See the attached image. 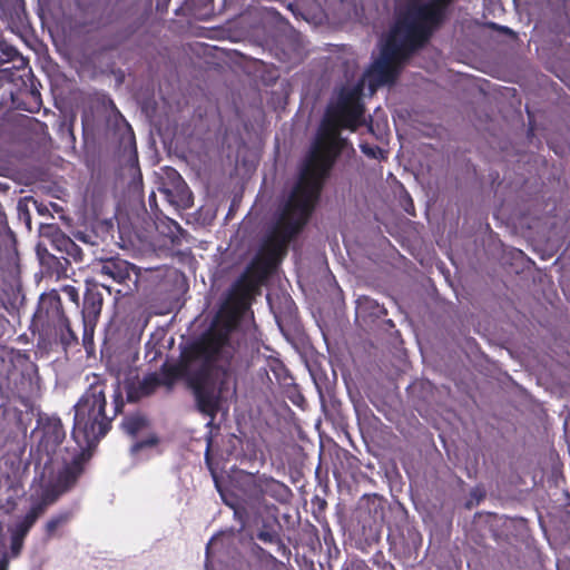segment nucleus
Segmentation results:
<instances>
[{"instance_id":"nucleus-1","label":"nucleus","mask_w":570,"mask_h":570,"mask_svg":"<svg viewBox=\"0 0 570 570\" xmlns=\"http://www.w3.org/2000/svg\"><path fill=\"white\" fill-rule=\"evenodd\" d=\"M205 464L222 502L233 510L238 527L216 532L206 544L205 570H262L277 559L258 542L275 546L282 557L291 553L284 542V528L276 502L288 503L293 492L284 482L259 471L233 465L218 470L207 452Z\"/></svg>"},{"instance_id":"nucleus-2","label":"nucleus","mask_w":570,"mask_h":570,"mask_svg":"<svg viewBox=\"0 0 570 570\" xmlns=\"http://www.w3.org/2000/svg\"><path fill=\"white\" fill-rule=\"evenodd\" d=\"M363 91L364 81L343 87L336 102L326 109L299 178L258 249H288L287 245L307 223L324 179L345 147L341 128L355 129L362 121Z\"/></svg>"},{"instance_id":"nucleus-3","label":"nucleus","mask_w":570,"mask_h":570,"mask_svg":"<svg viewBox=\"0 0 570 570\" xmlns=\"http://www.w3.org/2000/svg\"><path fill=\"white\" fill-rule=\"evenodd\" d=\"M24 411L18 410L14 413L17 429L27 434L33 419L36 426L31 430L30 436L39 432V439L29 450L27 460H10L6 462L7 470L0 480L1 487L9 493L7 502L16 505V500L27 494L24 483L30 474V466H33L32 484L37 491L51 501L68 493V488L77 476V459L79 452L68 450L59 451V445L66 439V431L61 419L56 415L43 413L30 400L23 401Z\"/></svg>"},{"instance_id":"nucleus-4","label":"nucleus","mask_w":570,"mask_h":570,"mask_svg":"<svg viewBox=\"0 0 570 570\" xmlns=\"http://www.w3.org/2000/svg\"><path fill=\"white\" fill-rule=\"evenodd\" d=\"M384 304L367 295L355 301V324L371 336L367 350L366 394L379 413L392 423V318Z\"/></svg>"},{"instance_id":"nucleus-5","label":"nucleus","mask_w":570,"mask_h":570,"mask_svg":"<svg viewBox=\"0 0 570 570\" xmlns=\"http://www.w3.org/2000/svg\"><path fill=\"white\" fill-rule=\"evenodd\" d=\"M392 511V503L379 493H365L355 508L347 514L340 502L335 507L334 518L340 531L360 550L379 543L383 529H386L387 551L392 552V522L386 515Z\"/></svg>"},{"instance_id":"nucleus-6","label":"nucleus","mask_w":570,"mask_h":570,"mask_svg":"<svg viewBox=\"0 0 570 570\" xmlns=\"http://www.w3.org/2000/svg\"><path fill=\"white\" fill-rule=\"evenodd\" d=\"M107 400L104 391L89 389L72 406L73 425L71 429V439L76 446H61L59 451L79 452L77 459V476L75 482L68 488L71 491L78 483L83 473L85 454L94 451L99 442L107 435L111 429V420L106 414Z\"/></svg>"},{"instance_id":"nucleus-7","label":"nucleus","mask_w":570,"mask_h":570,"mask_svg":"<svg viewBox=\"0 0 570 570\" xmlns=\"http://www.w3.org/2000/svg\"><path fill=\"white\" fill-rule=\"evenodd\" d=\"M445 16L446 11L435 0L413 2L407 7L403 18L404 40L399 43L394 38V83L400 75L402 61L430 41L434 31L443 23Z\"/></svg>"},{"instance_id":"nucleus-8","label":"nucleus","mask_w":570,"mask_h":570,"mask_svg":"<svg viewBox=\"0 0 570 570\" xmlns=\"http://www.w3.org/2000/svg\"><path fill=\"white\" fill-rule=\"evenodd\" d=\"M146 269L154 274V281L147 294L150 313L167 315L180 311L186 304L189 292V277L181 267L165 264Z\"/></svg>"},{"instance_id":"nucleus-9","label":"nucleus","mask_w":570,"mask_h":570,"mask_svg":"<svg viewBox=\"0 0 570 570\" xmlns=\"http://www.w3.org/2000/svg\"><path fill=\"white\" fill-rule=\"evenodd\" d=\"M345 269L375 287H385L389 297L392 284V252H333Z\"/></svg>"},{"instance_id":"nucleus-10","label":"nucleus","mask_w":570,"mask_h":570,"mask_svg":"<svg viewBox=\"0 0 570 570\" xmlns=\"http://www.w3.org/2000/svg\"><path fill=\"white\" fill-rule=\"evenodd\" d=\"M186 389L193 399V411L208 417L205 426L212 430L218 413L228 414L230 404L237 401V394L227 390L207 387L199 380H189ZM210 436L208 431L206 439Z\"/></svg>"},{"instance_id":"nucleus-11","label":"nucleus","mask_w":570,"mask_h":570,"mask_svg":"<svg viewBox=\"0 0 570 570\" xmlns=\"http://www.w3.org/2000/svg\"><path fill=\"white\" fill-rule=\"evenodd\" d=\"M142 330H127L122 335L121 328L110 320L104 327V338L100 346L101 357L110 362H125L127 366L136 363L139 358V344Z\"/></svg>"},{"instance_id":"nucleus-12","label":"nucleus","mask_w":570,"mask_h":570,"mask_svg":"<svg viewBox=\"0 0 570 570\" xmlns=\"http://www.w3.org/2000/svg\"><path fill=\"white\" fill-rule=\"evenodd\" d=\"M238 353L237 345L227 336L220 338L213 347V373L200 381L207 387L230 390L237 394V375L235 361Z\"/></svg>"},{"instance_id":"nucleus-13","label":"nucleus","mask_w":570,"mask_h":570,"mask_svg":"<svg viewBox=\"0 0 570 570\" xmlns=\"http://www.w3.org/2000/svg\"><path fill=\"white\" fill-rule=\"evenodd\" d=\"M265 252H215L213 279L222 282L245 281L253 276L254 266L261 261ZM281 254L282 252H269ZM285 254L287 252H284Z\"/></svg>"},{"instance_id":"nucleus-14","label":"nucleus","mask_w":570,"mask_h":570,"mask_svg":"<svg viewBox=\"0 0 570 570\" xmlns=\"http://www.w3.org/2000/svg\"><path fill=\"white\" fill-rule=\"evenodd\" d=\"M266 301L282 335L287 341L299 337L303 333V325L297 305L292 296L286 291L278 289L268 292Z\"/></svg>"},{"instance_id":"nucleus-15","label":"nucleus","mask_w":570,"mask_h":570,"mask_svg":"<svg viewBox=\"0 0 570 570\" xmlns=\"http://www.w3.org/2000/svg\"><path fill=\"white\" fill-rule=\"evenodd\" d=\"M360 81H364L370 94L383 85L392 83V27L390 26L381 38V50L379 58L374 59Z\"/></svg>"},{"instance_id":"nucleus-16","label":"nucleus","mask_w":570,"mask_h":570,"mask_svg":"<svg viewBox=\"0 0 570 570\" xmlns=\"http://www.w3.org/2000/svg\"><path fill=\"white\" fill-rule=\"evenodd\" d=\"M66 315L60 293L57 288L43 292L38 298L32 313L30 330L35 332H48V327L62 320Z\"/></svg>"},{"instance_id":"nucleus-17","label":"nucleus","mask_w":570,"mask_h":570,"mask_svg":"<svg viewBox=\"0 0 570 570\" xmlns=\"http://www.w3.org/2000/svg\"><path fill=\"white\" fill-rule=\"evenodd\" d=\"M30 489L35 490L31 495L28 508L20 514L16 515L8 524V533L14 534L20 538H27L30 530L33 528L38 519L45 513L47 505L57 502L60 498L55 501L45 498L42 493L37 491V485L30 483Z\"/></svg>"},{"instance_id":"nucleus-18","label":"nucleus","mask_w":570,"mask_h":570,"mask_svg":"<svg viewBox=\"0 0 570 570\" xmlns=\"http://www.w3.org/2000/svg\"><path fill=\"white\" fill-rule=\"evenodd\" d=\"M40 267V275L46 278H55L59 282L68 278L71 268V257L76 263L82 262L83 252H63L67 256H57L52 252H35Z\"/></svg>"},{"instance_id":"nucleus-19","label":"nucleus","mask_w":570,"mask_h":570,"mask_svg":"<svg viewBox=\"0 0 570 570\" xmlns=\"http://www.w3.org/2000/svg\"><path fill=\"white\" fill-rule=\"evenodd\" d=\"M115 253L117 254L116 256L99 258L100 266L98 272L102 275H107L118 284L126 285L129 292H131L132 288L129 286L128 282H131V275L134 274L135 279L132 281V283L135 288L137 289V283L141 267L126 259H121L119 257V253Z\"/></svg>"},{"instance_id":"nucleus-20","label":"nucleus","mask_w":570,"mask_h":570,"mask_svg":"<svg viewBox=\"0 0 570 570\" xmlns=\"http://www.w3.org/2000/svg\"><path fill=\"white\" fill-rule=\"evenodd\" d=\"M169 184H164L160 191L167 202L177 209H188L194 204L193 193L188 185L175 169L168 174Z\"/></svg>"},{"instance_id":"nucleus-21","label":"nucleus","mask_w":570,"mask_h":570,"mask_svg":"<svg viewBox=\"0 0 570 570\" xmlns=\"http://www.w3.org/2000/svg\"><path fill=\"white\" fill-rule=\"evenodd\" d=\"M104 306V294L100 291V283L94 277L85 279V291L81 304V321L99 322Z\"/></svg>"},{"instance_id":"nucleus-22","label":"nucleus","mask_w":570,"mask_h":570,"mask_svg":"<svg viewBox=\"0 0 570 570\" xmlns=\"http://www.w3.org/2000/svg\"><path fill=\"white\" fill-rule=\"evenodd\" d=\"M115 224L111 219L97 220L91 229L85 232H77L75 237L85 244L91 246H108L115 237Z\"/></svg>"},{"instance_id":"nucleus-23","label":"nucleus","mask_w":570,"mask_h":570,"mask_svg":"<svg viewBox=\"0 0 570 570\" xmlns=\"http://www.w3.org/2000/svg\"><path fill=\"white\" fill-rule=\"evenodd\" d=\"M157 230L161 236L169 239L173 246H181L184 243L191 245V236L181 228V226L174 219L166 218L160 220L157 225Z\"/></svg>"},{"instance_id":"nucleus-24","label":"nucleus","mask_w":570,"mask_h":570,"mask_svg":"<svg viewBox=\"0 0 570 570\" xmlns=\"http://www.w3.org/2000/svg\"><path fill=\"white\" fill-rule=\"evenodd\" d=\"M20 392L30 397L40 391L41 377L35 362H28L20 372Z\"/></svg>"},{"instance_id":"nucleus-25","label":"nucleus","mask_w":570,"mask_h":570,"mask_svg":"<svg viewBox=\"0 0 570 570\" xmlns=\"http://www.w3.org/2000/svg\"><path fill=\"white\" fill-rule=\"evenodd\" d=\"M316 253L318 254V259L325 264V271H324V276L321 281V287L328 294V296L332 298L333 303L336 306H340L341 304L344 303V294H343L342 288L338 285V282L336 281V277L328 268L327 259L325 256L326 252H316Z\"/></svg>"},{"instance_id":"nucleus-26","label":"nucleus","mask_w":570,"mask_h":570,"mask_svg":"<svg viewBox=\"0 0 570 570\" xmlns=\"http://www.w3.org/2000/svg\"><path fill=\"white\" fill-rule=\"evenodd\" d=\"M307 370L318 397L321 402H323L325 394L331 396L333 392V386L328 379L327 372L318 362L308 364Z\"/></svg>"},{"instance_id":"nucleus-27","label":"nucleus","mask_w":570,"mask_h":570,"mask_svg":"<svg viewBox=\"0 0 570 570\" xmlns=\"http://www.w3.org/2000/svg\"><path fill=\"white\" fill-rule=\"evenodd\" d=\"M149 425V419L140 410L125 414L120 422V429L132 439H135L140 431L148 429Z\"/></svg>"},{"instance_id":"nucleus-28","label":"nucleus","mask_w":570,"mask_h":570,"mask_svg":"<svg viewBox=\"0 0 570 570\" xmlns=\"http://www.w3.org/2000/svg\"><path fill=\"white\" fill-rule=\"evenodd\" d=\"M48 332H53L56 340L59 341L63 348L78 344V336L71 328L68 316L48 327Z\"/></svg>"},{"instance_id":"nucleus-29","label":"nucleus","mask_w":570,"mask_h":570,"mask_svg":"<svg viewBox=\"0 0 570 570\" xmlns=\"http://www.w3.org/2000/svg\"><path fill=\"white\" fill-rule=\"evenodd\" d=\"M20 252H0V271L14 282L21 276Z\"/></svg>"},{"instance_id":"nucleus-30","label":"nucleus","mask_w":570,"mask_h":570,"mask_svg":"<svg viewBox=\"0 0 570 570\" xmlns=\"http://www.w3.org/2000/svg\"><path fill=\"white\" fill-rule=\"evenodd\" d=\"M72 518L70 510H62L52 514L45 524V534L48 539L56 535L58 530L67 524Z\"/></svg>"},{"instance_id":"nucleus-31","label":"nucleus","mask_w":570,"mask_h":570,"mask_svg":"<svg viewBox=\"0 0 570 570\" xmlns=\"http://www.w3.org/2000/svg\"><path fill=\"white\" fill-rule=\"evenodd\" d=\"M132 400V391L130 386H126V396L122 391V389L119 385V382L116 381L114 384V393H112V407H114V415H119L124 411V406L126 401Z\"/></svg>"},{"instance_id":"nucleus-32","label":"nucleus","mask_w":570,"mask_h":570,"mask_svg":"<svg viewBox=\"0 0 570 570\" xmlns=\"http://www.w3.org/2000/svg\"><path fill=\"white\" fill-rule=\"evenodd\" d=\"M17 239L9 228L6 214L0 212V249H16Z\"/></svg>"},{"instance_id":"nucleus-33","label":"nucleus","mask_w":570,"mask_h":570,"mask_svg":"<svg viewBox=\"0 0 570 570\" xmlns=\"http://www.w3.org/2000/svg\"><path fill=\"white\" fill-rule=\"evenodd\" d=\"M170 254L173 261H176L181 267L188 269L189 273H196L198 262L195 258L194 252H164Z\"/></svg>"},{"instance_id":"nucleus-34","label":"nucleus","mask_w":570,"mask_h":570,"mask_svg":"<svg viewBox=\"0 0 570 570\" xmlns=\"http://www.w3.org/2000/svg\"><path fill=\"white\" fill-rule=\"evenodd\" d=\"M97 324L98 322L96 321H82V345L88 355L95 351V330Z\"/></svg>"},{"instance_id":"nucleus-35","label":"nucleus","mask_w":570,"mask_h":570,"mask_svg":"<svg viewBox=\"0 0 570 570\" xmlns=\"http://www.w3.org/2000/svg\"><path fill=\"white\" fill-rule=\"evenodd\" d=\"M120 24L122 23V13L117 11L115 8H106L96 24V28H105L109 24Z\"/></svg>"},{"instance_id":"nucleus-36","label":"nucleus","mask_w":570,"mask_h":570,"mask_svg":"<svg viewBox=\"0 0 570 570\" xmlns=\"http://www.w3.org/2000/svg\"><path fill=\"white\" fill-rule=\"evenodd\" d=\"M159 439L156 434L151 433L142 439H136L130 446V454L137 455L146 449L154 448L158 444Z\"/></svg>"},{"instance_id":"nucleus-37","label":"nucleus","mask_w":570,"mask_h":570,"mask_svg":"<svg viewBox=\"0 0 570 570\" xmlns=\"http://www.w3.org/2000/svg\"><path fill=\"white\" fill-rule=\"evenodd\" d=\"M16 59H19L21 65H23V59L19 51L2 38L0 46V65L14 61Z\"/></svg>"},{"instance_id":"nucleus-38","label":"nucleus","mask_w":570,"mask_h":570,"mask_svg":"<svg viewBox=\"0 0 570 570\" xmlns=\"http://www.w3.org/2000/svg\"><path fill=\"white\" fill-rule=\"evenodd\" d=\"M394 187L400 189V203L406 214L415 216V207L412 198L404 189L403 185L394 177Z\"/></svg>"},{"instance_id":"nucleus-39","label":"nucleus","mask_w":570,"mask_h":570,"mask_svg":"<svg viewBox=\"0 0 570 570\" xmlns=\"http://www.w3.org/2000/svg\"><path fill=\"white\" fill-rule=\"evenodd\" d=\"M24 538L17 537L14 534H9V547L8 551L4 552L8 554L9 560L11 558H17L20 556L23 548Z\"/></svg>"},{"instance_id":"nucleus-40","label":"nucleus","mask_w":570,"mask_h":570,"mask_svg":"<svg viewBox=\"0 0 570 570\" xmlns=\"http://www.w3.org/2000/svg\"><path fill=\"white\" fill-rule=\"evenodd\" d=\"M341 570H371L367 563L356 557H347L346 560L341 564Z\"/></svg>"},{"instance_id":"nucleus-41","label":"nucleus","mask_w":570,"mask_h":570,"mask_svg":"<svg viewBox=\"0 0 570 570\" xmlns=\"http://www.w3.org/2000/svg\"><path fill=\"white\" fill-rule=\"evenodd\" d=\"M248 453L242 452L238 454L237 459L239 460L240 464L243 465H249L250 468L254 466V463L257 461V451L255 449L254 443L247 444Z\"/></svg>"},{"instance_id":"nucleus-42","label":"nucleus","mask_w":570,"mask_h":570,"mask_svg":"<svg viewBox=\"0 0 570 570\" xmlns=\"http://www.w3.org/2000/svg\"><path fill=\"white\" fill-rule=\"evenodd\" d=\"M59 293L62 292L70 302L75 303L77 307H80V293L79 288L73 285L65 284L58 289Z\"/></svg>"},{"instance_id":"nucleus-43","label":"nucleus","mask_w":570,"mask_h":570,"mask_svg":"<svg viewBox=\"0 0 570 570\" xmlns=\"http://www.w3.org/2000/svg\"><path fill=\"white\" fill-rule=\"evenodd\" d=\"M373 566L377 568V570H392V563L385 560V557L382 551L377 550L371 558Z\"/></svg>"},{"instance_id":"nucleus-44","label":"nucleus","mask_w":570,"mask_h":570,"mask_svg":"<svg viewBox=\"0 0 570 570\" xmlns=\"http://www.w3.org/2000/svg\"><path fill=\"white\" fill-rule=\"evenodd\" d=\"M12 11L13 12L11 13V16L14 13L17 21L22 24L23 20L27 17V12H26L23 0H16V3L13 4Z\"/></svg>"},{"instance_id":"nucleus-45","label":"nucleus","mask_w":570,"mask_h":570,"mask_svg":"<svg viewBox=\"0 0 570 570\" xmlns=\"http://www.w3.org/2000/svg\"><path fill=\"white\" fill-rule=\"evenodd\" d=\"M336 554H340V551L336 550ZM338 563V556L335 558L332 557L331 550H328L327 560L326 562H318L320 570H334V568Z\"/></svg>"},{"instance_id":"nucleus-46","label":"nucleus","mask_w":570,"mask_h":570,"mask_svg":"<svg viewBox=\"0 0 570 570\" xmlns=\"http://www.w3.org/2000/svg\"><path fill=\"white\" fill-rule=\"evenodd\" d=\"M100 291H106L109 295H112L115 294L114 296V302L115 304L121 298L124 297L127 293H124L122 289H114L110 285H106V284H102L100 283Z\"/></svg>"},{"instance_id":"nucleus-47","label":"nucleus","mask_w":570,"mask_h":570,"mask_svg":"<svg viewBox=\"0 0 570 570\" xmlns=\"http://www.w3.org/2000/svg\"><path fill=\"white\" fill-rule=\"evenodd\" d=\"M199 344H200L199 337L189 338V340L183 341L179 344V348H180V351H186L187 348L191 350V348H196Z\"/></svg>"},{"instance_id":"nucleus-48","label":"nucleus","mask_w":570,"mask_h":570,"mask_svg":"<svg viewBox=\"0 0 570 570\" xmlns=\"http://www.w3.org/2000/svg\"><path fill=\"white\" fill-rule=\"evenodd\" d=\"M384 476H385V484L389 489V493L392 495V465L389 466V463H385L384 466Z\"/></svg>"},{"instance_id":"nucleus-49","label":"nucleus","mask_w":570,"mask_h":570,"mask_svg":"<svg viewBox=\"0 0 570 570\" xmlns=\"http://www.w3.org/2000/svg\"><path fill=\"white\" fill-rule=\"evenodd\" d=\"M0 570H9V557L6 553H0Z\"/></svg>"},{"instance_id":"nucleus-50","label":"nucleus","mask_w":570,"mask_h":570,"mask_svg":"<svg viewBox=\"0 0 570 570\" xmlns=\"http://www.w3.org/2000/svg\"><path fill=\"white\" fill-rule=\"evenodd\" d=\"M362 150L363 153H365L366 155H370L372 157H376V150L381 154L382 150L379 149V148H373V147H368V146H362Z\"/></svg>"},{"instance_id":"nucleus-51","label":"nucleus","mask_w":570,"mask_h":570,"mask_svg":"<svg viewBox=\"0 0 570 570\" xmlns=\"http://www.w3.org/2000/svg\"><path fill=\"white\" fill-rule=\"evenodd\" d=\"M491 27L501 31L502 33L511 35L512 30L504 26H498L497 23H491Z\"/></svg>"},{"instance_id":"nucleus-52","label":"nucleus","mask_w":570,"mask_h":570,"mask_svg":"<svg viewBox=\"0 0 570 570\" xmlns=\"http://www.w3.org/2000/svg\"><path fill=\"white\" fill-rule=\"evenodd\" d=\"M445 11L452 4L454 0H435Z\"/></svg>"},{"instance_id":"nucleus-53","label":"nucleus","mask_w":570,"mask_h":570,"mask_svg":"<svg viewBox=\"0 0 570 570\" xmlns=\"http://www.w3.org/2000/svg\"><path fill=\"white\" fill-rule=\"evenodd\" d=\"M127 253L130 254L131 258L139 259L140 257L144 256V254L146 252L139 250V252H127ZM155 253L157 254L158 252H155Z\"/></svg>"},{"instance_id":"nucleus-54","label":"nucleus","mask_w":570,"mask_h":570,"mask_svg":"<svg viewBox=\"0 0 570 570\" xmlns=\"http://www.w3.org/2000/svg\"><path fill=\"white\" fill-rule=\"evenodd\" d=\"M306 252H297V250H294L293 252V259L295 262H297L298 259H301L303 257V255L305 254Z\"/></svg>"},{"instance_id":"nucleus-55","label":"nucleus","mask_w":570,"mask_h":570,"mask_svg":"<svg viewBox=\"0 0 570 570\" xmlns=\"http://www.w3.org/2000/svg\"><path fill=\"white\" fill-rule=\"evenodd\" d=\"M16 294H17V296H19V297H20L21 303L26 301V296H24V294H23V292H22V288H21L20 286H18V287H17V289H16Z\"/></svg>"},{"instance_id":"nucleus-56","label":"nucleus","mask_w":570,"mask_h":570,"mask_svg":"<svg viewBox=\"0 0 570 570\" xmlns=\"http://www.w3.org/2000/svg\"><path fill=\"white\" fill-rule=\"evenodd\" d=\"M42 278H46L45 275H40V269L35 274V282L39 284Z\"/></svg>"},{"instance_id":"nucleus-57","label":"nucleus","mask_w":570,"mask_h":570,"mask_svg":"<svg viewBox=\"0 0 570 570\" xmlns=\"http://www.w3.org/2000/svg\"><path fill=\"white\" fill-rule=\"evenodd\" d=\"M148 200H149L150 207H153L154 204L156 205V195L154 193H151Z\"/></svg>"},{"instance_id":"nucleus-58","label":"nucleus","mask_w":570,"mask_h":570,"mask_svg":"<svg viewBox=\"0 0 570 570\" xmlns=\"http://www.w3.org/2000/svg\"><path fill=\"white\" fill-rule=\"evenodd\" d=\"M542 253H543V255H542L543 259H549L552 257V252H542Z\"/></svg>"},{"instance_id":"nucleus-59","label":"nucleus","mask_w":570,"mask_h":570,"mask_svg":"<svg viewBox=\"0 0 570 570\" xmlns=\"http://www.w3.org/2000/svg\"><path fill=\"white\" fill-rule=\"evenodd\" d=\"M145 348H146V354L149 353V351L153 348V345L150 343V341H148L146 344H145Z\"/></svg>"},{"instance_id":"nucleus-60","label":"nucleus","mask_w":570,"mask_h":570,"mask_svg":"<svg viewBox=\"0 0 570 570\" xmlns=\"http://www.w3.org/2000/svg\"><path fill=\"white\" fill-rule=\"evenodd\" d=\"M128 36H129L128 31L121 32L119 42L122 41L124 39H126Z\"/></svg>"},{"instance_id":"nucleus-61","label":"nucleus","mask_w":570,"mask_h":570,"mask_svg":"<svg viewBox=\"0 0 570 570\" xmlns=\"http://www.w3.org/2000/svg\"><path fill=\"white\" fill-rule=\"evenodd\" d=\"M116 244L120 247V249H128L127 245L124 242H116Z\"/></svg>"},{"instance_id":"nucleus-62","label":"nucleus","mask_w":570,"mask_h":570,"mask_svg":"<svg viewBox=\"0 0 570 570\" xmlns=\"http://www.w3.org/2000/svg\"><path fill=\"white\" fill-rule=\"evenodd\" d=\"M68 242L71 244V246L73 247V249L76 250H79L80 248L70 239L68 238Z\"/></svg>"},{"instance_id":"nucleus-63","label":"nucleus","mask_w":570,"mask_h":570,"mask_svg":"<svg viewBox=\"0 0 570 570\" xmlns=\"http://www.w3.org/2000/svg\"><path fill=\"white\" fill-rule=\"evenodd\" d=\"M393 335H394V342L396 341L397 336H400V333L397 331H394L393 332Z\"/></svg>"},{"instance_id":"nucleus-64","label":"nucleus","mask_w":570,"mask_h":570,"mask_svg":"<svg viewBox=\"0 0 570 570\" xmlns=\"http://www.w3.org/2000/svg\"><path fill=\"white\" fill-rule=\"evenodd\" d=\"M36 249L37 250H40V249H46L45 247H42V245L39 243L37 246H36Z\"/></svg>"}]
</instances>
